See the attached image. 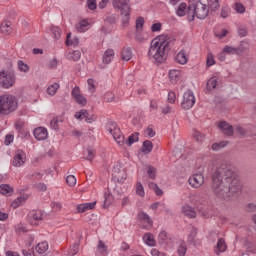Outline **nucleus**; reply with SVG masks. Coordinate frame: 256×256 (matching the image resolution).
Returning a JSON list of instances; mask_svg holds the SVG:
<instances>
[{
    "mask_svg": "<svg viewBox=\"0 0 256 256\" xmlns=\"http://www.w3.org/2000/svg\"><path fill=\"white\" fill-rule=\"evenodd\" d=\"M0 85H2L4 89H9L13 87V85H15V74H13L12 72L1 71Z\"/></svg>",
    "mask_w": 256,
    "mask_h": 256,
    "instance_id": "obj_7",
    "label": "nucleus"
},
{
    "mask_svg": "<svg viewBox=\"0 0 256 256\" xmlns=\"http://www.w3.org/2000/svg\"><path fill=\"white\" fill-rule=\"evenodd\" d=\"M87 27H89V22H87V20H82L76 25L78 33H85V31H87Z\"/></svg>",
    "mask_w": 256,
    "mask_h": 256,
    "instance_id": "obj_30",
    "label": "nucleus"
},
{
    "mask_svg": "<svg viewBox=\"0 0 256 256\" xmlns=\"http://www.w3.org/2000/svg\"><path fill=\"white\" fill-rule=\"evenodd\" d=\"M15 231L17 233H27V227H25V224L20 223V224L16 225Z\"/></svg>",
    "mask_w": 256,
    "mask_h": 256,
    "instance_id": "obj_51",
    "label": "nucleus"
},
{
    "mask_svg": "<svg viewBox=\"0 0 256 256\" xmlns=\"http://www.w3.org/2000/svg\"><path fill=\"white\" fill-rule=\"evenodd\" d=\"M223 53H227L228 55H238L239 48H235L233 46H225L223 48Z\"/></svg>",
    "mask_w": 256,
    "mask_h": 256,
    "instance_id": "obj_34",
    "label": "nucleus"
},
{
    "mask_svg": "<svg viewBox=\"0 0 256 256\" xmlns=\"http://www.w3.org/2000/svg\"><path fill=\"white\" fill-rule=\"evenodd\" d=\"M83 156L86 161H93V159H95V150H93L91 147H88L86 151H84Z\"/></svg>",
    "mask_w": 256,
    "mask_h": 256,
    "instance_id": "obj_27",
    "label": "nucleus"
},
{
    "mask_svg": "<svg viewBox=\"0 0 256 256\" xmlns=\"http://www.w3.org/2000/svg\"><path fill=\"white\" fill-rule=\"evenodd\" d=\"M107 127H108L107 129H108L109 133L112 134L113 139L116 140L118 145H120V146L125 145V136H123V134H121V129L119 127H117V123L109 122Z\"/></svg>",
    "mask_w": 256,
    "mask_h": 256,
    "instance_id": "obj_6",
    "label": "nucleus"
},
{
    "mask_svg": "<svg viewBox=\"0 0 256 256\" xmlns=\"http://www.w3.org/2000/svg\"><path fill=\"white\" fill-rule=\"evenodd\" d=\"M173 47V40L167 35H160L154 38L150 43L148 50L149 59H154L156 63H165L167 52Z\"/></svg>",
    "mask_w": 256,
    "mask_h": 256,
    "instance_id": "obj_2",
    "label": "nucleus"
},
{
    "mask_svg": "<svg viewBox=\"0 0 256 256\" xmlns=\"http://www.w3.org/2000/svg\"><path fill=\"white\" fill-rule=\"evenodd\" d=\"M133 81H135V76H134V75L130 74V75H128V76L126 77V85H127L128 87L133 86Z\"/></svg>",
    "mask_w": 256,
    "mask_h": 256,
    "instance_id": "obj_63",
    "label": "nucleus"
},
{
    "mask_svg": "<svg viewBox=\"0 0 256 256\" xmlns=\"http://www.w3.org/2000/svg\"><path fill=\"white\" fill-rule=\"evenodd\" d=\"M145 25V19L143 17H138L136 19V31H143V26Z\"/></svg>",
    "mask_w": 256,
    "mask_h": 256,
    "instance_id": "obj_47",
    "label": "nucleus"
},
{
    "mask_svg": "<svg viewBox=\"0 0 256 256\" xmlns=\"http://www.w3.org/2000/svg\"><path fill=\"white\" fill-rule=\"evenodd\" d=\"M14 139H15V136L11 134L6 135L4 140V145H9Z\"/></svg>",
    "mask_w": 256,
    "mask_h": 256,
    "instance_id": "obj_64",
    "label": "nucleus"
},
{
    "mask_svg": "<svg viewBox=\"0 0 256 256\" xmlns=\"http://www.w3.org/2000/svg\"><path fill=\"white\" fill-rule=\"evenodd\" d=\"M0 193L1 195H7L8 197H10V195L13 194V189L9 186V184H1Z\"/></svg>",
    "mask_w": 256,
    "mask_h": 256,
    "instance_id": "obj_25",
    "label": "nucleus"
},
{
    "mask_svg": "<svg viewBox=\"0 0 256 256\" xmlns=\"http://www.w3.org/2000/svg\"><path fill=\"white\" fill-rule=\"evenodd\" d=\"M138 220L141 223H146V225H143V229H149V227H153V220L151 219L149 214L145 212L138 213Z\"/></svg>",
    "mask_w": 256,
    "mask_h": 256,
    "instance_id": "obj_11",
    "label": "nucleus"
},
{
    "mask_svg": "<svg viewBox=\"0 0 256 256\" xmlns=\"http://www.w3.org/2000/svg\"><path fill=\"white\" fill-rule=\"evenodd\" d=\"M182 213L185 215V217H188V219H195L197 217V212L195 211V208L189 205H184L182 207Z\"/></svg>",
    "mask_w": 256,
    "mask_h": 256,
    "instance_id": "obj_14",
    "label": "nucleus"
},
{
    "mask_svg": "<svg viewBox=\"0 0 256 256\" xmlns=\"http://www.w3.org/2000/svg\"><path fill=\"white\" fill-rule=\"evenodd\" d=\"M1 33L4 35H11L13 33V28H11V22H6L0 26Z\"/></svg>",
    "mask_w": 256,
    "mask_h": 256,
    "instance_id": "obj_23",
    "label": "nucleus"
},
{
    "mask_svg": "<svg viewBox=\"0 0 256 256\" xmlns=\"http://www.w3.org/2000/svg\"><path fill=\"white\" fill-rule=\"evenodd\" d=\"M105 22L109 23L110 25H115L117 23V15L112 14L105 18Z\"/></svg>",
    "mask_w": 256,
    "mask_h": 256,
    "instance_id": "obj_50",
    "label": "nucleus"
},
{
    "mask_svg": "<svg viewBox=\"0 0 256 256\" xmlns=\"http://www.w3.org/2000/svg\"><path fill=\"white\" fill-rule=\"evenodd\" d=\"M195 237H197V228L195 227H192L191 231H190V234L188 236V240L190 242H193L195 240Z\"/></svg>",
    "mask_w": 256,
    "mask_h": 256,
    "instance_id": "obj_56",
    "label": "nucleus"
},
{
    "mask_svg": "<svg viewBox=\"0 0 256 256\" xmlns=\"http://www.w3.org/2000/svg\"><path fill=\"white\" fill-rule=\"evenodd\" d=\"M227 251V244L223 238H220L217 242L215 253L219 255V253H225Z\"/></svg>",
    "mask_w": 256,
    "mask_h": 256,
    "instance_id": "obj_18",
    "label": "nucleus"
},
{
    "mask_svg": "<svg viewBox=\"0 0 256 256\" xmlns=\"http://www.w3.org/2000/svg\"><path fill=\"white\" fill-rule=\"evenodd\" d=\"M148 186L150 187V189H153L154 193H156L158 197H161V195H163V190L159 188V185H157L155 182H150Z\"/></svg>",
    "mask_w": 256,
    "mask_h": 256,
    "instance_id": "obj_35",
    "label": "nucleus"
},
{
    "mask_svg": "<svg viewBox=\"0 0 256 256\" xmlns=\"http://www.w3.org/2000/svg\"><path fill=\"white\" fill-rule=\"evenodd\" d=\"M51 31L54 35V39H61V33H62L61 28L57 26H52Z\"/></svg>",
    "mask_w": 256,
    "mask_h": 256,
    "instance_id": "obj_46",
    "label": "nucleus"
},
{
    "mask_svg": "<svg viewBox=\"0 0 256 256\" xmlns=\"http://www.w3.org/2000/svg\"><path fill=\"white\" fill-rule=\"evenodd\" d=\"M35 249H36V253H39V255H43V253H47L49 249V244L47 242H41L37 244Z\"/></svg>",
    "mask_w": 256,
    "mask_h": 256,
    "instance_id": "obj_21",
    "label": "nucleus"
},
{
    "mask_svg": "<svg viewBox=\"0 0 256 256\" xmlns=\"http://www.w3.org/2000/svg\"><path fill=\"white\" fill-rule=\"evenodd\" d=\"M97 249L100 251V253H107V246L101 240L98 242Z\"/></svg>",
    "mask_w": 256,
    "mask_h": 256,
    "instance_id": "obj_59",
    "label": "nucleus"
},
{
    "mask_svg": "<svg viewBox=\"0 0 256 256\" xmlns=\"http://www.w3.org/2000/svg\"><path fill=\"white\" fill-rule=\"evenodd\" d=\"M193 105H195V95L193 94V91L188 90L183 95L181 107L182 109L189 111V109H191Z\"/></svg>",
    "mask_w": 256,
    "mask_h": 256,
    "instance_id": "obj_8",
    "label": "nucleus"
},
{
    "mask_svg": "<svg viewBox=\"0 0 256 256\" xmlns=\"http://www.w3.org/2000/svg\"><path fill=\"white\" fill-rule=\"evenodd\" d=\"M89 112L86 109H82L75 114L76 119H87Z\"/></svg>",
    "mask_w": 256,
    "mask_h": 256,
    "instance_id": "obj_44",
    "label": "nucleus"
},
{
    "mask_svg": "<svg viewBox=\"0 0 256 256\" xmlns=\"http://www.w3.org/2000/svg\"><path fill=\"white\" fill-rule=\"evenodd\" d=\"M203 183H205V178L201 173H196L189 178V185H191V187H193L194 189H199V187L203 185Z\"/></svg>",
    "mask_w": 256,
    "mask_h": 256,
    "instance_id": "obj_9",
    "label": "nucleus"
},
{
    "mask_svg": "<svg viewBox=\"0 0 256 256\" xmlns=\"http://www.w3.org/2000/svg\"><path fill=\"white\" fill-rule=\"evenodd\" d=\"M218 128H220L222 130V133H224V135H227V137H232L234 133L233 126L227 123L226 121H221L218 124Z\"/></svg>",
    "mask_w": 256,
    "mask_h": 256,
    "instance_id": "obj_12",
    "label": "nucleus"
},
{
    "mask_svg": "<svg viewBox=\"0 0 256 256\" xmlns=\"http://www.w3.org/2000/svg\"><path fill=\"white\" fill-rule=\"evenodd\" d=\"M47 130L44 127H38L34 130V137L37 141H45L48 137Z\"/></svg>",
    "mask_w": 256,
    "mask_h": 256,
    "instance_id": "obj_13",
    "label": "nucleus"
},
{
    "mask_svg": "<svg viewBox=\"0 0 256 256\" xmlns=\"http://www.w3.org/2000/svg\"><path fill=\"white\" fill-rule=\"evenodd\" d=\"M24 201H25V197L20 196V197H18L17 199H15V200L13 201L12 206H13L14 208H17V207H19V206L21 205V203H23Z\"/></svg>",
    "mask_w": 256,
    "mask_h": 256,
    "instance_id": "obj_55",
    "label": "nucleus"
},
{
    "mask_svg": "<svg viewBox=\"0 0 256 256\" xmlns=\"http://www.w3.org/2000/svg\"><path fill=\"white\" fill-rule=\"evenodd\" d=\"M136 193L140 197H145V189L143 188V184L141 182H137L136 184Z\"/></svg>",
    "mask_w": 256,
    "mask_h": 256,
    "instance_id": "obj_45",
    "label": "nucleus"
},
{
    "mask_svg": "<svg viewBox=\"0 0 256 256\" xmlns=\"http://www.w3.org/2000/svg\"><path fill=\"white\" fill-rule=\"evenodd\" d=\"M67 59H69V61H79V59H81V51L79 50H74L72 52H69L66 55Z\"/></svg>",
    "mask_w": 256,
    "mask_h": 256,
    "instance_id": "obj_24",
    "label": "nucleus"
},
{
    "mask_svg": "<svg viewBox=\"0 0 256 256\" xmlns=\"http://www.w3.org/2000/svg\"><path fill=\"white\" fill-rule=\"evenodd\" d=\"M138 141H139V133L135 132L128 137V139L126 140V145L128 147H131V145H133V143H137Z\"/></svg>",
    "mask_w": 256,
    "mask_h": 256,
    "instance_id": "obj_29",
    "label": "nucleus"
},
{
    "mask_svg": "<svg viewBox=\"0 0 256 256\" xmlns=\"http://www.w3.org/2000/svg\"><path fill=\"white\" fill-rule=\"evenodd\" d=\"M25 158V152L17 150L12 161L13 167H22L25 164Z\"/></svg>",
    "mask_w": 256,
    "mask_h": 256,
    "instance_id": "obj_10",
    "label": "nucleus"
},
{
    "mask_svg": "<svg viewBox=\"0 0 256 256\" xmlns=\"http://www.w3.org/2000/svg\"><path fill=\"white\" fill-rule=\"evenodd\" d=\"M75 101L76 103H78V105H81L82 107H85V105H87V98H85V96L81 94L75 98Z\"/></svg>",
    "mask_w": 256,
    "mask_h": 256,
    "instance_id": "obj_49",
    "label": "nucleus"
},
{
    "mask_svg": "<svg viewBox=\"0 0 256 256\" xmlns=\"http://www.w3.org/2000/svg\"><path fill=\"white\" fill-rule=\"evenodd\" d=\"M187 253V246H185V244H181L179 247H178V255L179 256H185Z\"/></svg>",
    "mask_w": 256,
    "mask_h": 256,
    "instance_id": "obj_61",
    "label": "nucleus"
},
{
    "mask_svg": "<svg viewBox=\"0 0 256 256\" xmlns=\"http://www.w3.org/2000/svg\"><path fill=\"white\" fill-rule=\"evenodd\" d=\"M158 241L159 243H165L167 241V233L165 231H161L158 235Z\"/></svg>",
    "mask_w": 256,
    "mask_h": 256,
    "instance_id": "obj_62",
    "label": "nucleus"
},
{
    "mask_svg": "<svg viewBox=\"0 0 256 256\" xmlns=\"http://www.w3.org/2000/svg\"><path fill=\"white\" fill-rule=\"evenodd\" d=\"M209 5L212 11H217V9H219V0H212V1L210 0Z\"/></svg>",
    "mask_w": 256,
    "mask_h": 256,
    "instance_id": "obj_57",
    "label": "nucleus"
},
{
    "mask_svg": "<svg viewBox=\"0 0 256 256\" xmlns=\"http://www.w3.org/2000/svg\"><path fill=\"white\" fill-rule=\"evenodd\" d=\"M186 9H187V4L181 3L178 6V9L176 10V14L178 15V17H184Z\"/></svg>",
    "mask_w": 256,
    "mask_h": 256,
    "instance_id": "obj_41",
    "label": "nucleus"
},
{
    "mask_svg": "<svg viewBox=\"0 0 256 256\" xmlns=\"http://www.w3.org/2000/svg\"><path fill=\"white\" fill-rule=\"evenodd\" d=\"M79 242H75L73 245L70 246V248L67 251V255L69 256H75L79 253Z\"/></svg>",
    "mask_w": 256,
    "mask_h": 256,
    "instance_id": "obj_31",
    "label": "nucleus"
},
{
    "mask_svg": "<svg viewBox=\"0 0 256 256\" xmlns=\"http://www.w3.org/2000/svg\"><path fill=\"white\" fill-rule=\"evenodd\" d=\"M66 45H67V47H71V45H73V47H78L79 46V38L74 37L71 40V33L67 34Z\"/></svg>",
    "mask_w": 256,
    "mask_h": 256,
    "instance_id": "obj_28",
    "label": "nucleus"
},
{
    "mask_svg": "<svg viewBox=\"0 0 256 256\" xmlns=\"http://www.w3.org/2000/svg\"><path fill=\"white\" fill-rule=\"evenodd\" d=\"M176 61L180 65L187 64V52H185V50H181L176 56Z\"/></svg>",
    "mask_w": 256,
    "mask_h": 256,
    "instance_id": "obj_20",
    "label": "nucleus"
},
{
    "mask_svg": "<svg viewBox=\"0 0 256 256\" xmlns=\"http://www.w3.org/2000/svg\"><path fill=\"white\" fill-rule=\"evenodd\" d=\"M229 13H231V9H229V7H223L220 13V16L223 19H227V17H229Z\"/></svg>",
    "mask_w": 256,
    "mask_h": 256,
    "instance_id": "obj_53",
    "label": "nucleus"
},
{
    "mask_svg": "<svg viewBox=\"0 0 256 256\" xmlns=\"http://www.w3.org/2000/svg\"><path fill=\"white\" fill-rule=\"evenodd\" d=\"M17 109V98L11 95L0 96V115H11Z\"/></svg>",
    "mask_w": 256,
    "mask_h": 256,
    "instance_id": "obj_5",
    "label": "nucleus"
},
{
    "mask_svg": "<svg viewBox=\"0 0 256 256\" xmlns=\"http://www.w3.org/2000/svg\"><path fill=\"white\" fill-rule=\"evenodd\" d=\"M87 7L91 11H95L97 9V0H87Z\"/></svg>",
    "mask_w": 256,
    "mask_h": 256,
    "instance_id": "obj_54",
    "label": "nucleus"
},
{
    "mask_svg": "<svg viewBox=\"0 0 256 256\" xmlns=\"http://www.w3.org/2000/svg\"><path fill=\"white\" fill-rule=\"evenodd\" d=\"M238 35L239 37H247V27L245 26L238 27Z\"/></svg>",
    "mask_w": 256,
    "mask_h": 256,
    "instance_id": "obj_60",
    "label": "nucleus"
},
{
    "mask_svg": "<svg viewBox=\"0 0 256 256\" xmlns=\"http://www.w3.org/2000/svg\"><path fill=\"white\" fill-rule=\"evenodd\" d=\"M114 58H115V50H113V49H107V50L104 52L102 61H103L104 65H109V63H111Z\"/></svg>",
    "mask_w": 256,
    "mask_h": 256,
    "instance_id": "obj_15",
    "label": "nucleus"
},
{
    "mask_svg": "<svg viewBox=\"0 0 256 256\" xmlns=\"http://www.w3.org/2000/svg\"><path fill=\"white\" fill-rule=\"evenodd\" d=\"M168 75L172 83H177V79H179V75H181V72H179V70H170Z\"/></svg>",
    "mask_w": 256,
    "mask_h": 256,
    "instance_id": "obj_33",
    "label": "nucleus"
},
{
    "mask_svg": "<svg viewBox=\"0 0 256 256\" xmlns=\"http://www.w3.org/2000/svg\"><path fill=\"white\" fill-rule=\"evenodd\" d=\"M18 69L22 73H29V65H27L23 60L18 61Z\"/></svg>",
    "mask_w": 256,
    "mask_h": 256,
    "instance_id": "obj_40",
    "label": "nucleus"
},
{
    "mask_svg": "<svg viewBox=\"0 0 256 256\" xmlns=\"http://www.w3.org/2000/svg\"><path fill=\"white\" fill-rule=\"evenodd\" d=\"M143 241L144 243H146V245H148L149 247H155L156 245V241H155V237L153 236L152 233H145L143 236Z\"/></svg>",
    "mask_w": 256,
    "mask_h": 256,
    "instance_id": "obj_17",
    "label": "nucleus"
},
{
    "mask_svg": "<svg viewBox=\"0 0 256 256\" xmlns=\"http://www.w3.org/2000/svg\"><path fill=\"white\" fill-rule=\"evenodd\" d=\"M234 9L237 13H245V6L242 3H235Z\"/></svg>",
    "mask_w": 256,
    "mask_h": 256,
    "instance_id": "obj_52",
    "label": "nucleus"
},
{
    "mask_svg": "<svg viewBox=\"0 0 256 256\" xmlns=\"http://www.w3.org/2000/svg\"><path fill=\"white\" fill-rule=\"evenodd\" d=\"M217 79L215 77H211L208 81H207V90L208 91H212V89H216L217 88Z\"/></svg>",
    "mask_w": 256,
    "mask_h": 256,
    "instance_id": "obj_37",
    "label": "nucleus"
},
{
    "mask_svg": "<svg viewBox=\"0 0 256 256\" xmlns=\"http://www.w3.org/2000/svg\"><path fill=\"white\" fill-rule=\"evenodd\" d=\"M95 205H97V202L80 204L77 206V211L79 213H85L86 211H91V209H95Z\"/></svg>",
    "mask_w": 256,
    "mask_h": 256,
    "instance_id": "obj_16",
    "label": "nucleus"
},
{
    "mask_svg": "<svg viewBox=\"0 0 256 256\" xmlns=\"http://www.w3.org/2000/svg\"><path fill=\"white\" fill-rule=\"evenodd\" d=\"M193 137H194L195 141H197V143H203V141H205V134H203L197 130H194Z\"/></svg>",
    "mask_w": 256,
    "mask_h": 256,
    "instance_id": "obj_39",
    "label": "nucleus"
},
{
    "mask_svg": "<svg viewBox=\"0 0 256 256\" xmlns=\"http://www.w3.org/2000/svg\"><path fill=\"white\" fill-rule=\"evenodd\" d=\"M146 172L148 174L149 179H152V181H155L157 177V168L151 165H146Z\"/></svg>",
    "mask_w": 256,
    "mask_h": 256,
    "instance_id": "obj_22",
    "label": "nucleus"
},
{
    "mask_svg": "<svg viewBox=\"0 0 256 256\" xmlns=\"http://www.w3.org/2000/svg\"><path fill=\"white\" fill-rule=\"evenodd\" d=\"M113 7L120 11L122 25L127 27L131 21V6L129 0H113Z\"/></svg>",
    "mask_w": 256,
    "mask_h": 256,
    "instance_id": "obj_4",
    "label": "nucleus"
},
{
    "mask_svg": "<svg viewBox=\"0 0 256 256\" xmlns=\"http://www.w3.org/2000/svg\"><path fill=\"white\" fill-rule=\"evenodd\" d=\"M209 15V7L203 4L201 1L188 6V20L193 21L195 17L197 19H207Z\"/></svg>",
    "mask_w": 256,
    "mask_h": 256,
    "instance_id": "obj_3",
    "label": "nucleus"
},
{
    "mask_svg": "<svg viewBox=\"0 0 256 256\" xmlns=\"http://www.w3.org/2000/svg\"><path fill=\"white\" fill-rule=\"evenodd\" d=\"M66 183L69 187H75L77 185V178L74 175H69L66 177Z\"/></svg>",
    "mask_w": 256,
    "mask_h": 256,
    "instance_id": "obj_42",
    "label": "nucleus"
},
{
    "mask_svg": "<svg viewBox=\"0 0 256 256\" xmlns=\"http://www.w3.org/2000/svg\"><path fill=\"white\" fill-rule=\"evenodd\" d=\"M141 151L144 153V155H149V153L153 151V143L149 140L144 141L141 147Z\"/></svg>",
    "mask_w": 256,
    "mask_h": 256,
    "instance_id": "obj_19",
    "label": "nucleus"
},
{
    "mask_svg": "<svg viewBox=\"0 0 256 256\" xmlns=\"http://www.w3.org/2000/svg\"><path fill=\"white\" fill-rule=\"evenodd\" d=\"M59 123H63V119L61 117H56L50 122L51 129H54V131L59 130Z\"/></svg>",
    "mask_w": 256,
    "mask_h": 256,
    "instance_id": "obj_36",
    "label": "nucleus"
},
{
    "mask_svg": "<svg viewBox=\"0 0 256 256\" xmlns=\"http://www.w3.org/2000/svg\"><path fill=\"white\" fill-rule=\"evenodd\" d=\"M29 219H34V221H41V219H43V213H41V211H31L28 214Z\"/></svg>",
    "mask_w": 256,
    "mask_h": 256,
    "instance_id": "obj_32",
    "label": "nucleus"
},
{
    "mask_svg": "<svg viewBox=\"0 0 256 256\" xmlns=\"http://www.w3.org/2000/svg\"><path fill=\"white\" fill-rule=\"evenodd\" d=\"M59 90V83H54L50 85L47 88L48 95H51L52 97L57 94V91Z\"/></svg>",
    "mask_w": 256,
    "mask_h": 256,
    "instance_id": "obj_38",
    "label": "nucleus"
},
{
    "mask_svg": "<svg viewBox=\"0 0 256 256\" xmlns=\"http://www.w3.org/2000/svg\"><path fill=\"white\" fill-rule=\"evenodd\" d=\"M211 191L221 201H231L241 193L237 173L227 162H223L212 174Z\"/></svg>",
    "mask_w": 256,
    "mask_h": 256,
    "instance_id": "obj_1",
    "label": "nucleus"
},
{
    "mask_svg": "<svg viewBox=\"0 0 256 256\" xmlns=\"http://www.w3.org/2000/svg\"><path fill=\"white\" fill-rule=\"evenodd\" d=\"M224 147H227V142L222 141L220 143H214L212 144V151H220V149H223Z\"/></svg>",
    "mask_w": 256,
    "mask_h": 256,
    "instance_id": "obj_43",
    "label": "nucleus"
},
{
    "mask_svg": "<svg viewBox=\"0 0 256 256\" xmlns=\"http://www.w3.org/2000/svg\"><path fill=\"white\" fill-rule=\"evenodd\" d=\"M113 203V196L111 194H105V200H104V209H107L109 205Z\"/></svg>",
    "mask_w": 256,
    "mask_h": 256,
    "instance_id": "obj_48",
    "label": "nucleus"
},
{
    "mask_svg": "<svg viewBox=\"0 0 256 256\" xmlns=\"http://www.w3.org/2000/svg\"><path fill=\"white\" fill-rule=\"evenodd\" d=\"M104 99H105V101H107V103H112V101H114V99H115V94H113L112 92H107L104 95Z\"/></svg>",
    "mask_w": 256,
    "mask_h": 256,
    "instance_id": "obj_58",
    "label": "nucleus"
},
{
    "mask_svg": "<svg viewBox=\"0 0 256 256\" xmlns=\"http://www.w3.org/2000/svg\"><path fill=\"white\" fill-rule=\"evenodd\" d=\"M133 57V52L131 51V48H124L122 50L121 58L123 61H131Z\"/></svg>",
    "mask_w": 256,
    "mask_h": 256,
    "instance_id": "obj_26",
    "label": "nucleus"
}]
</instances>
